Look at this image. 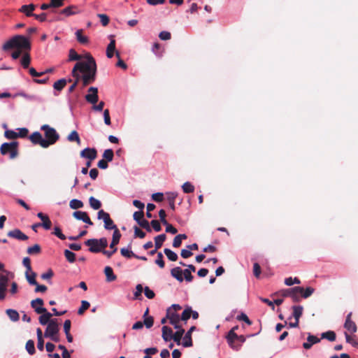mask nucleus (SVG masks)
I'll return each mask as SVG.
<instances>
[{
	"mask_svg": "<svg viewBox=\"0 0 358 358\" xmlns=\"http://www.w3.org/2000/svg\"><path fill=\"white\" fill-rule=\"evenodd\" d=\"M87 61L78 62L73 66L71 75L77 84L82 80L83 87L94 82L96 73V64L92 56L87 53Z\"/></svg>",
	"mask_w": 358,
	"mask_h": 358,
	"instance_id": "1",
	"label": "nucleus"
},
{
	"mask_svg": "<svg viewBox=\"0 0 358 358\" xmlns=\"http://www.w3.org/2000/svg\"><path fill=\"white\" fill-rule=\"evenodd\" d=\"M13 48H16L17 50L11 54V57L13 59H17L20 57L22 50H30L31 43L25 36L16 35L7 41L3 45V50H8Z\"/></svg>",
	"mask_w": 358,
	"mask_h": 358,
	"instance_id": "2",
	"label": "nucleus"
},
{
	"mask_svg": "<svg viewBox=\"0 0 358 358\" xmlns=\"http://www.w3.org/2000/svg\"><path fill=\"white\" fill-rule=\"evenodd\" d=\"M88 92L89 93L85 95L86 101L88 103L94 105L92 108L94 110H96V111L103 110V108L105 105L103 101H100L98 105H95V103H96L99 100L98 88L95 87H90L88 89Z\"/></svg>",
	"mask_w": 358,
	"mask_h": 358,
	"instance_id": "3",
	"label": "nucleus"
},
{
	"mask_svg": "<svg viewBox=\"0 0 358 358\" xmlns=\"http://www.w3.org/2000/svg\"><path fill=\"white\" fill-rule=\"evenodd\" d=\"M18 143L13 141L10 143H3L0 147V152L2 155H9L10 159H15L18 155Z\"/></svg>",
	"mask_w": 358,
	"mask_h": 358,
	"instance_id": "4",
	"label": "nucleus"
},
{
	"mask_svg": "<svg viewBox=\"0 0 358 358\" xmlns=\"http://www.w3.org/2000/svg\"><path fill=\"white\" fill-rule=\"evenodd\" d=\"M41 129L45 132V141H47L48 147L55 144L59 138V135L57 131L50 127L48 124H43Z\"/></svg>",
	"mask_w": 358,
	"mask_h": 358,
	"instance_id": "5",
	"label": "nucleus"
},
{
	"mask_svg": "<svg viewBox=\"0 0 358 358\" xmlns=\"http://www.w3.org/2000/svg\"><path fill=\"white\" fill-rule=\"evenodd\" d=\"M121 238V234L119 229H116L113 231L112 242L110 244V248L112 249V251H108L103 250L102 253L110 258L117 250L116 245L118 244L120 239Z\"/></svg>",
	"mask_w": 358,
	"mask_h": 358,
	"instance_id": "6",
	"label": "nucleus"
},
{
	"mask_svg": "<svg viewBox=\"0 0 358 358\" xmlns=\"http://www.w3.org/2000/svg\"><path fill=\"white\" fill-rule=\"evenodd\" d=\"M59 331V324L57 319H52L48 324L47 328L44 333V336L49 338L51 336L58 334Z\"/></svg>",
	"mask_w": 358,
	"mask_h": 358,
	"instance_id": "7",
	"label": "nucleus"
},
{
	"mask_svg": "<svg viewBox=\"0 0 358 358\" xmlns=\"http://www.w3.org/2000/svg\"><path fill=\"white\" fill-rule=\"evenodd\" d=\"M30 141L35 145H40L42 148H48L47 141L43 138L41 134L38 131L32 133L29 136Z\"/></svg>",
	"mask_w": 358,
	"mask_h": 358,
	"instance_id": "8",
	"label": "nucleus"
},
{
	"mask_svg": "<svg viewBox=\"0 0 358 358\" xmlns=\"http://www.w3.org/2000/svg\"><path fill=\"white\" fill-rule=\"evenodd\" d=\"M73 217L78 220H82L89 225H93V222L86 212L80 210L75 211L73 213Z\"/></svg>",
	"mask_w": 358,
	"mask_h": 358,
	"instance_id": "9",
	"label": "nucleus"
},
{
	"mask_svg": "<svg viewBox=\"0 0 358 358\" xmlns=\"http://www.w3.org/2000/svg\"><path fill=\"white\" fill-rule=\"evenodd\" d=\"M80 157L93 161L97 157V151L95 148H87L80 152Z\"/></svg>",
	"mask_w": 358,
	"mask_h": 358,
	"instance_id": "10",
	"label": "nucleus"
},
{
	"mask_svg": "<svg viewBox=\"0 0 358 358\" xmlns=\"http://www.w3.org/2000/svg\"><path fill=\"white\" fill-rule=\"evenodd\" d=\"M43 300L40 298H37L31 301V306L34 309L36 313L42 314L43 312H46V308H43Z\"/></svg>",
	"mask_w": 358,
	"mask_h": 358,
	"instance_id": "11",
	"label": "nucleus"
},
{
	"mask_svg": "<svg viewBox=\"0 0 358 358\" xmlns=\"http://www.w3.org/2000/svg\"><path fill=\"white\" fill-rule=\"evenodd\" d=\"M85 244L86 245H92V244L93 245H95V244L99 245V248H101V252H102V251L107 247L108 241L106 238H101L100 239L92 238V239H89L87 241H85Z\"/></svg>",
	"mask_w": 358,
	"mask_h": 358,
	"instance_id": "12",
	"label": "nucleus"
},
{
	"mask_svg": "<svg viewBox=\"0 0 358 358\" xmlns=\"http://www.w3.org/2000/svg\"><path fill=\"white\" fill-rule=\"evenodd\" d=\"M37 217L42 221V222L40 223L42 227H43L45 230H49L51 229L52 222L47 215L41 212L37 214Z\"/></svg>",
	"mask_w": 358,
	"mask_h": 358,
	"instance_id": "13",
	"label": "nucleus"
},
{
	"mask_svg": "<svg viewBox=\"0 0 358 358\" xmlns=\"http://www.w3.org/2000/svg\"><path fill=\"white\" fill-rule=\"evenodd\" d=\"M238 336L234 330H230L227 334V339L230 347L236 350H238L240 348V345H236V340L238 338Z\"/></svg>",
	"mask_w": 358,
	"mask_h": 358,
	"instance_id": "14",
	"label": "nucleus"
},
{
	"mask_svg": "<svg viewBox=\"0 0 358 358\" xmlns=\"http://www.w3.org/2000/svg\"><path fill=\"white\" fill-rule=\"evenodd\" d=\"M8 236L10 238H13L20 241H27L28 236L22 232L21 230L15 229L14 230L8 232Z\"/></svg>",
	"mask_w": 358,
	"mask_h": 358,
	"instance_id": "15",
	"label": "nucleus"
},
{
	"mask_svg": "<svg viewBox=\"0 0 358 358\" xmlns=\"http://www.w3.org/2000/svg\"><path fill=\"white\" fill-rule=\"evenodd\" d=\"M8 278L7 275H0V299L5 298V292L7 288Z\"/></svg>",
	"mask_w": 358,
	"mask_h": 358,
	"instance_id": "16",
	"label": "nucleus"
},
{
	"mask_svg": "<svg viewBox=\"0 0 358 358\" xmlns=\"http://www.w3.org/2000/svg\"><path fill=\"white\" fill-rule=\"evenodd\" d=\"M352 313H348L346 317V320L344 324V327L351 333H355L357 331V325L356 324L351 320Z\"/></svg>",
	"mask_w": 358,
	"mask_h": 358,
	"instance_id": "17",
	"label": "nucleus"
},
{
	"mask_svg": "<svg viewBox=\"0 0 358 358\" xmlns=\"http://www.w3.org/2000/svg\"><path fill=\"white\" fill-rule=\"evenodd\" d=\"M320 342V338H317L315 336H313L310 334H308V336L307 337V342H305L303 343V347L306 350H308L311 348L313 345L318 343Z\"/></svg>",
	"mask_w": 358,
	"mask_h": 358,
	"instance_id": "18",
	"label": "nucleus"
},
{
	"mask_svg": "<svg viewBox=\"0 0 358 358\" xmlns=\"http://www.w3.org/2000/svg\"><path fill=\"white\" fill-rule=\"evenodd\" d=\"M196 329L195 326H192L186 333L184 336L183 346L185 348L192 347L193 345V342L192 339V333Z\"/></svg>",
	"mask_w": 358,
	"mask_h": 358,
	"instance_id": "19",
	"label": "nucleus"
},
{
	"mask_svg": "<svg viewBox=\"0 0 358 358\" xmlns=\"http://www.w3.org/2000/svg\"><path fill=\"white\" fill-rule=\"evenodd\" d=\"M109 38L110 41L106 48V56L108 58H112L115 51V40L113 35H110Z\"/></svg>",
	"mask_w": 358,
	"mask_h": 358,
	"instance_id": "20",
	"label": "nucleus"
},
{
	"mask_svg": "<svg viewBox=\"0 0 358 358\" xmlns=\"http://www.w3.org/2000/svg\"><path fill=\"white\" fill-rule=\"evenodd\" d=\"M301 291H303L302 287H294L292 288L290 298L293 302L296 303L300 301L301 298H302L301 296Z\"/></svg>",
	"mask_w": 358,
	"mask_h": 358,
	"instance_id": "21",
	"label": "nucleus"
},
{
	"mask_svg": "<svg viewBox=\"0 0 358 358\" xmlns=\"http://www.w3.org/2000/svg\"><path fill=\"white\" fill-rule=\"evenodd\" d=\"M166 318L169 320L171 324H176L180 322V317L178 314L173 311L171 308H168L166 310Z\"/></svg>",
	"mask_w": 358,
	"mask_h": 358,
	"instance_id": "22",
	"label": "nucleus"
},
{
	"mask_svg": "<svg viewBox=\"0 0 358 358\" xmlns=\"http://www.w3.org/2000/svg\"><path fill=\"white\" fill-rule=\"evenodd\" d=\"M171 275L179 282L184 280L183 270L180 267H175L171 270Z\"/></svg>",
	"mask_w": 358,
	"mask_h": 358,
	"instance_id": "23",
	"label": "nucleus"
},
{
	"mask_svg": "<svg viewBox=\"0 0 358 358\" xmlns=\"http://www.w3.org/2000/svg\"><path fill=\"white\" fill-rule=\"evenodd\" d=\"M162 338L165 341H169L172 339L173 334L172 329L170 327L164 326L162 327Z\"/></svg>",
	"mask_w": 358,
	"mask_h": 358,
	"instance_id": "24",
	"label": "nucleus"
},
{
	"mask_svg": "<svg viewBox=\"0 0 358 358\" xmlns=\"http://www.w3.org/2000/svg\"><path fill=\"white\" fill-rule=\"evenodd\" d=\"M104 273L106 277L107 282H113L117 279V276L114 274L113 268L110 266H106Z\"/></svg>",
	"mask_w": 358,
	"mask_h": 358,
	"instance_id": "25",
	"label": "nucleus"
},
{
	"mask_svg": "<svg viewBox=\"0 0 358 358\" xmlns=\"http://www.w3.org/2000/svg\"><path fill=\"white\" fill-rule=\"evenodd\" d=\"M167 200L169 203V206L172 210H175V199L178 196V193L176 192H168L166 193Z\"/></svg>",
	"mask_w": 358,
	"mask_h": 358,
	"instance_id": "26",
	"label": "nucleus"
},
{
	"mask_svg": "<svg viewBox=\"0 0 358 358\" xmlns=\"http://www.w3.org/2000/svg\"><path fill=\"white\" fill-rule=\"evenodd\" d=\"M76 36L77 41L80 44H87L89 41L88 38L83 35V29H78L76 31Z\"/></svg>",
	"mask_w": 358,
	"mask_h": 358,
	"instance_id": "27",
	"label": "nucleus"
},
{
	"mask_svg": "<svg viewBox=\"0 0 358 358\" xmlns=\"http://www.w3.org/2000/svg\"><path fill=\"white\" fill-rule=\"evenodd\" d=\"M293 313L292 315L294 317L295 320L299 321V318L301 317L303 314V308L301 306H294L292 307Z\"/></svg>",
	"mask_w": 358,
	"mask_h": 358,
	"instance_id": "28",
	"label": "nucleus"
},
{
	"mask_svg": "<svg viewBox=\"0 0 358 358\" xmlns=\"http://www.w3.org/2000/svg\"><path fill=\"white\" fill-rule=\"evenodd\" d=\"M166 238V236L164 234L158 235L155 238V247L156 248V250L161 248Z\"/></svg>",
	"mask_w": 358,
	"mask_h": 358,
	"instance_id": "29",
	"label": "nucleus"
},
{
	"mask_svg": "<svg viewBox=\"0 0 358 358\" xmlns=\"http://www.w3.org/2000/svg\"><path fill=\"white\" fill-rule=\"evenodd\" d=\"M78 13V10L75 6H70L61 10V13L66 16L72 15Z\"/></svg>",
	"mask_w": 358,
	"mask_h": 358,
	"instance_id": "30",
	"label": "nucleus"
},
{
	"mask_svg": "<svg viewBox=\"0 0 358 358\" xmlns=\"http://www.w3.org/2000/svg\"><path fill=\"white\" fill-rule=\"evenodd\" d=\"M42 314L43 315L39 317V322L42 325H45L49 323L52 314L47 310L46 312H43Z\"/></svg>",
	"mask_w": 358,
	"mask_h": 358,
	"instance_id": "31",
	"label": "nucleus"
},
{
	"mask_svg": "<svg viewBox=\"0 0 358 358\" xmlns=\"http://www.w3.org/2000/svg\"><path fill=\"white\" fill-rule=\"evenodd\" d=\"M67 140L70 142H76L78 145H80L81 141L76 131H72L67 136Z\"/></svg>",
	"mask_w": 358,
	"mask_h": 358,
	"instance_id": "32",
	"label": "nucleus"
},
{
	"mask_svg": "<svg viewBox=\"0 0 358 358\" xmlns=\"http://www.w3.org/2000/svg\"><path fill=\"white\" fill-rule=\"evenodd\" d=\"M6 313L10 320L13 322H17L19 320L20 315L17 310L13 309H7Z\"/></svg>",
	"mask_w": 358,
	"mask_h": 358,
	"instance_id": "33",
	"label": "nucleus"
},
{
	"mask_svg": "<svg viewBox=\"0 0 358 358\" xmlns=\"http://www.w3.org/2000/svg\"><path fill=\"white\" fill-rule=\"evenodd\" d=\"M66 83H67V80L64 78H62L60 80H57L54 83L53 87L55 90H56L57 91H62L66 86Z\"/></svg>",
	"mask_w": 358,
	"mask_h": 358,
	"instance_id": "34",
	"label": "nucleus"
},
{
	"mask_svg": "<svg viewBox=\"0 0 358 358\" xmlns=\"http://www.w3.org/2000/svg\"><path fill=\"white\" fill-rule=\"evenodd\" d=\"M164 252L170 261H172V262L177 261V259L178 258V255L176 252H174L173 251H172L171 250H170L169 248H165L164 250Z\"/></svg>",
	"mask_w": 358,
	"mask_h": 358,
	"instance_id": "35",
	"label": "nucleus"
},
{
	"mask_svg": "<svg viewBox=\"0 0 358 358\" xmlns=\"http://www.w3.org/2000/svg\"><path fill=\"white\" fill-rule=\"evenodd\" d=\"M84 206V203L82 201L73 199L70 201L69 202V206L71 209H79L83 208Z\"/></svg>",
	"mask_w": 358,
	"mask_h": 358,
	"instance_id": "36",
	"label": "nucleus"
},
{
	"mask_svg": "<svg viewBox=\"0 0 358 358\" xmlns=\"http://www.w3.org/2000/svg\"><path fill=\"white\" fill-rule=\"evenodd\" d=\"M336 338V333L333 331H328L321 334V338L327 339L329 341H334Z\"/></svg>",
	"mask_w": 358,
	"mask_h": 358,
	"instance_id": "37",
	"label": "nucleus"
},
{
	"mask_svg": "<svg viewBox=\"0 0 358 358\" xmlns=\"http://www.w3.org/2000/svg\"><path fill=\"white\" fill-rule=\"evenodd\" d=\"M41 252V246L38 244H35L31 247H29L27 250V252L29 255H38Z\"/></svg>",
	"mask_w": 358,
	"mask_h": 358,
	"instance_id": "38",
	"label": "nucleus"
},
{
	"mask_svg": "<svg viewBox=\"0 0 358 358\" xmlns=\"http://www.w3.org/2000/svg\"><path fill=\"white\" fill-rule=\"evenodd\" d=\"M89 203L91 206L94 210H98L101 207V203L100 201L94 198V196H90L89 199Z\"/></svg>",
	"mask_w": 358,
	"mask_h": 358,
	"instance_id": "39",
	"label": "nucleus"
},
{
	"mask_svg": "<svg viewBox=\"0 0 358 358\" xmlns=\"http://www.w3.org/2000/svg\"><path fill=\"white\" fill-rule=\"evenodd\" d=\"M185 333V330L183 329H180L178 330L175 334H173L172 339L178 344H180L181 338Z\"/></svg>",
	"mask_w": 358,
	"mask_h": 358,
	"instance_id": "40",
	"label": "nucleus"
},
{
	"mask_svg": "<svg viewBox=\"0 0 358 358\" xmlns=\"http://www.w3.org/2000/svg\"><path fill=\"white\" fill-rule=\"evenodd\" d=\"M82 59V56L78 55L74 49H70L69 53V61H79Z\"/></svg>",
	"mask_w": 358,
	"mask_h": 358,
	"instance_id": "41",
	"label": "nucleus"
},
{
	"mask_svg": "<svg viewBox=\"0 0 358 358\" xmlns=\"http://www.w3.org/2000/svg\"><path fill=\"white\" fill-rule=\"evenodd\" d=\"M25 348H26L27 352L31 355H34L36 352L35 347H34V342L32 340H29L26 343Z\"/></svg>",
	"mask_w": 358,
	"mask_h": 358,
	"instance_id": "42",
	"label": "nucleus"
},
{
	"mask_svg": "<svg viewBox=\"0 0 358 358\" xmlns=\"http://www.w3.org/2000/svg\"><path fill=\"white\" fill-rule=\"evenodd\" d=\"M31 62V57L29 53H25L22 59H21V64L24 69H27L30 64Z\"/></svg>",
	"mask_w": 358,
	"mask_h": 358,
	"instance_id": "43",
	"label": "nucleus"
},
{
	"mask_svg": "<svg viewBox=\"0 0 358 358\" xmlns=\"http://www.w3.org/2000/svg\"><path fill=\"white\" fill-rule=\"evenodd\" d=\"M192 313V308L190 307L186 308L183 310V312L182 313V315L180 317V320H181L182 321H187L191 317Z\"/></svg>",
	"mask_w": 358,
	"mask_h": 358,
	"instance_id": "44",
	"label": "nucleus"
},
{
	"mask_svg": "<svg viewBox=\"0 0 358 358\" xmlns=\"http://www.w3.org/2000/svg\"><path fill=\"white\" fill-rule=\"evenodd\" d=\"M29 272L26 271V278H27L28 282L32 285H37V282L36 280V273L31 272V274H29Z\"/></svg>",
	"mask_w": 358,
	"mask_h": 358,
	"instance_id": "45",
	"label": "nucleus"
},
{
	"mask_svg": "<svg viewBox=\"0 0 358 358\" xmlns=\"http://www.w3.org/2000/svg\"><path fill=\"white\" fill-rule=\"evenodd\" d=\"M64 256L70 263H73L76 261V254L69 250H64Z\"/></svg>",
	"mask_w": 358,
	"mask_h": 358,
	"instance_id": "46",
	"label": "nucleus"
},
{
	"mask_svg": "<svg viewBox=\"0 0 358 358\" xmlns=\"http://www.w3.org/2000/svg\"><path fill=\"white\" fill-rule=\"evenodd\" d=\"M314 291L315 289L311 287H308L306 289L303 288V291L301 292V296L302 298L307 299L313 294Z\"/></svg>",
	"mask_w": 358,
	"mask_h": 358,
	"instance_id": "47",
	"label": "nucleus"
},
{
	"mask_svg": "<svg viewBox=\"0 0 358 358\" xmlns=\"http://www.w3.org/2000/svg\"><path fill=\"white\" fill-rule=\"evenodd\" d=\"M114 152L112 149H107L103 152V157L108 162H111L113 159Z\"/></svg>",
	"mask_w": 358,
	"mask_h": 358,
	"instance_id": "48",
	"label": "nucleus"
},
{
	"mask_svg": "<svg viewBox=\"0 0 358 358\" xmlns=\"http://www.w3.org/2000/svg\"><path fill=\"white\" fill-rule=\"evenodd\" d=\"M104 227L108 230L114 229V231H115L116 229H118L111 218L106 220L104 222Z\"/></svg>",
	"mask_w": 358,
	"mask_h": 358,
	"instance_id": "49",
	"label": "nucleus"
},
{
	"mask_svg": "<svg viewBox=\"0 0 358 358\" xmlns=\"http://www.w3.org/2000/svg\"><path fill=\"white\" fill-rule=\"evenodd\" d=\"M90 306V304L88 301H81V306L79 308L78 310V315H83L84 313V312L87 310Z\"/></svg>",
	"mask_w": 358,
	"mask_h": 358,
	"instance_id": "50",
	"label": "nucleus"
},
{
	"mask_svg": "<svg viewBox=\"0 0 358 358\" xmlns=\"http://www.w3.org/2000/svg\"><path fill=\"white\" fill-rule=\"evenodd\" d=\"M155 264H157L161 268H164L165 262L164 261V257L162 252H157Z\"/></svg>",
	"mask_w": 358,
	"mask_h": 358,
	"instance_id": "51",
	"label": "nucleus"
},
{
	"mask_svg": "<svg viewBox=\"0 0 358 358\" xmlns=\"http://www.w3.org/2000/svg\"><path fill=\"white\" fill-rule=\"evenodd\" d=\"M182 188L185 193H192L194 191V187L189 182H185Z\"/></svg>",
	"mask_w": 358,
	"mask_h": 358,
	"instance_id": "52",
	"label": "nucleus"
},
{
	"mask_svg": "<svg viewBox=\"0 0 358 358\" xmlns=\"http://www.w3.org/2000/svg\"><path fill=\"white\" fill-rule=\"evenodd\" d=\"M138 224L143 229H145L147 231L150 232L152 231V229L150 226V223L147 220H145L144 218L139 221Z\"/></svg>",
	"mask_w": 358,
	"mask_h": 358,
	"instance_id": "53",
	"label": "nucleus"
},
{
	"mask_svg": "<svg viewBox=\"0 0 358 358\" xmlns=\"http://www.w3.org/2000/svg\"><path fill=\"white\" fill-rule=\"evenodd\" d=\"M143 291H144L143 286L141 284L137 285L136 287V292H134V299H141Z\"/></svg>",
	"mask_w": 358,
	"mask_h": 358,
	"instance_id": "54",
	"label": "nucleus"
},
{
	"mask_svg": "<svg viewBox=\"0 0 358 358\" xmlns=\"http://www.w3.org/2000/svg\"><path fill=\"white\" fill-rule=\"evenodd\" d=\"M52 234L61 240H65L66 238V236L62 234L61 229L58 227H55L54 228V231Z\"/></svg>",
	"mask_w": 358,
	"mask_h": 358,
	"instance_id": "55",
	"label": "nucleus"
},
{
	"mask_svg": "<svg viewBox=\"0 0 358 358\" xmlns=\"http://www.w3.org/2000/svg\"><path fill=\"white\" fill-rule=\"evenodd\" d=\"M143 325L145 326L146 328L149 329L153 326L154 319L152 316H148L144 319Z\"/></svg>",
	"mask_w": 358,
	"mask_h": 358,
	"instance_id": "56",
	"label": "nucleus"
},
{
	"mask_svg": "<svg viewBox=\"0 0 358 358\" xmlns=\"http://www.w3.org/2000/svg\"><path fill=\"white\" fill-rule=\"evenodd\" d=\"M183 278L187 282H192L194 278L189 269L183 270Z\"/></svg>",
	"mask_w": 358,
	"mask_h": 358,
	"instance_id": "57",
	"label": "nucleus"
},
{
	"mask_svg": "<svg viewBox=\"0 0 358 358\" xmlns=\"http://www.w3.org/2000/svg\"><path fill=\"white\" fill-rule=\"evenodd\" d=\"M120 253L123 257H125L127 258L134 257V253L131 250H129L124 248L120 250Z\"/></svg>",
	"mask_w": 358,
	"mask_h": 358,
	"instance_id": "58",
	"label": "nucleus"
},
{
	"mask_svg": "<svg viewBox=\"0 0 358 358\" xmlns=\"http://www.w3.org/2000/svg\"><path fill=\"white\" fill-rule=\"evenodd\" d=\"M64 4V0H50V6L51 8H59Z\"/></svg>",
	"mask_w": 358,
	"mask_h": 358,
	"instance_id": "59",
	"label": "nucleus"
},
{
	"mask_svg": "<svg viewBox=\"0 0 358 358\" xmlns=\"http://www.w3.org/2000/svg\"><path fill=\"white\" fill-rule=\"evenodd\" d=\"M98 17L100 19L101 23L103 26H107L109 23V17L106 14H98Z\"/></svg>",
	"mask_w": 358,
	"mask_h": 358,
	"instance_id": "60",
	"label": "nucleus"
},
{
	"mask_svg": "<svg viewBox=\"0 0 358 358\" xmlns=\"http://www.w3.org/2000/svg\"><path fill=\"white\" fill-rule=\"evenodd\" d=\"M97 217H98V219H99V220L102 219L104 222H106V220L107 219L108 220L109 218H110V215L108 213L105 212L103 210H100L98 212Z\"/></svg>",
	"mask_w": 358,
	"mask_h": 358,
	"instance_id": "61",
	"label": "nucleus"
},
{
	"mask_svg": "<svg viewBox=\"0 0 358 358\" xmlns=\"http://www.w3.org/2000/svg\"><path fill=\"white\" fill-rule=\"evenodd\" d=\"M4 136L8 139H15L17 138V132L13 130H6L4 133Z\"/></svg>",
	"mask_w": 358,
	"mask_h": 358,
	"instance_id": "62",
	"label": "nucleus"
},
{
	"mask_svg": "<svg viewBox=\"0 0 358 358\" xmlns=\"http://www.w3.org/2000/svg\"><path fill=\"white\" fill-rule=\"evenodd\" d=\"M262 272L261 267L258 263H255L253 264V274L257 278H259Z\"/></svg>",
	"mask_w": 358,
	"mask_h": 358,
	"instance_id": "63",
	"label": "nucleus"
},
{
	"mask_svg": "<svg viewBox=\"0 0 358 358\" xmlns=\"http://www.w3.org/2000/svg\"><path fill=\"white\" fill-rule=\"evenodd\" d=\"M143 217H144L143 210L136 211L133 215L134 220H136L137 222V223L139 221H141V220H143Z\"/></svg>",
	"mask_w": 358,
	"mask_h": 358,
	"instance_id": "64",
	"label": "nucleus"
}]
</instances>
